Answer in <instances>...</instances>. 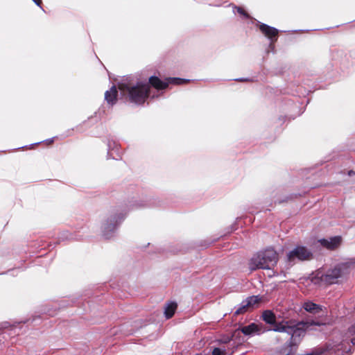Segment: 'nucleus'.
I'll use <instances>...</instances> for the list:
<instances>
[{"instance_id": "9d476101", "label": "nucleus", "mask_w": 355, "mask_h": 355, "mask_svg": "<svg viewBox=\"0 0 355 355\" xmlns=\"http://www.w3.org/2000/svg\"><path fill=\"white\" fill-rule=\"evenodd\" d=\"M292 324V321H286L282 320L279 322H275L273 324V328L272 329L274 331L277 332H285L288 334L289 331H291V326Z\"/></svg>"}, {"instance_id": "ddd939ff", "label": "nucleus", "mask_w": 355, "mask_h": 355, "mask_svg": "<svg viewBox=\"0 0 355 355\" xmlns=\"http://www.w3.org/2000/svg\"><path fill=\"white\" fill-rule=\"evenodd\" d=\"M303 308L311 313H317L322 311V306L312 302L308 301L304 303Z\"/></svg>"}, {"instance_id": "7ed1b4c3", "label": "nucleus", "mask_w": 355, "mask_h": 355, "mask_svg": "<svg viewBox=\"0 0 355 355\" xmlns=\"http://www.w3.org/2000/svg\"><path fill=\"white\" fill-rule=\"evenodd\" d=\"M278 261V254L273 248H268L254 254L250 259L249 266L251 270L258 268L270 270Z\"/></svg>"}, {"instance_id": "6e6552de", "label": "nucleus", "mask_w": 355, "mask_h": 355, "mask_svg": "<svg viewBox=\"0 0 355 355\" xmlns=\"http://www.w3.org/2000/svg\"><path fill=\"white\" fill-rule=\"evenodd\" d=\"M318 243L324 248L329 250H334L339 248L342 243V237L336 236L328 239H322L318 240Z\"/></svg>"}, {"instance_id": "f257e3e1", "label": "nucleus", "mask_w": 355, "mask_h": 355, "mask_svg": "<svg viewBox=\"0 0 355 355\" xmlns=\"http://www.w3.org/2000/svg\"><path fill=\"white\" fill-rule=\"evenodd\" d=\"M189 80L178 78H170L166 81H162L156 76H151L149 78V83H137L136 85H132L123 80L119 85V88L123 94H128L130 101L134 103L143 104L148 95L150 85L157 89L166 88L168 84L181 85L189 82Z\"/></svg>"}, {"instance_id": "1a4fd4ad", "label": "nucleus", "mask_w": 355, "mask_h": 355, "mask_svg": "<svg viewBox=\"0 0 355 355\" xmlns=\"http://www.w3.org/2000/svg\"><path fill=\"white\" fill-rule=\"evenodd\" d=\"M259 29L263 34H264L267 37H268L270 40H272L273 38L276 40V37L278 33V30L274 27L268 26L265 24H261L259 25Z\"/></svg>"}, {"instance_id": "0eeeda50", "label": "nucleus", "mask_w": 355, "mask_h": 355, "mask_svg": "<svg viewBox=\"0 0 355 355\" xmlns=\"http://www.w3.org/2000/svg\"><path fill=\"white\" fill-rule=\"evenodd\" d=\"M304 324L302 323L295 324L292 322L291 326V331L288 332V335L291 336V340L292 343H295L300 340V338L305 334Z\"/></svg>"}, {"instance_id": "412c9836", "label": "nucleus", "mask_w": 355, "mask_h": 355, "mask_svg": "<svg viewBox=\"0 0 355 355\" xmlns=\"http://www.w3.org/2000/svg\"><path fill=\"white\" fill-rule=\"evenodd\" d=\"M236 80L243 82V81H248L249 79H248V78H239V79H236Z\"/></svg>"}, {"instance_id": "2eb2a0df", "label": "nucleus", "mask_w": 355, "mask_h": 355, "mask_svg": "<svg viewBox=\"0 0 355 355\" xmlns=\"http://www.w3.org/2000/svg\"><path fill=\"white\" fill-rule=\"evenodd\" d=\"M262 319L267 323L270 324H275L276 321V317L274 313L272 311L266 310L264 311L262 313Z\"/></svg>"}, {"instance_id": "423d86ee", "label": "nucleus", "mask_w": 355, "mask_h": 355, "mask_svg": "<svg viewBox=\"0 0 355 355\" xmlns=\"http://www.w3.org/2000/svg\"><path fill=\"white\" fill-rule=\"evenodd\" d=\"M123 218V216H111L107 221L104 224L103 235L106 239H110L112 234L114 232L118 224Z\"/></svg>"}, {"instance_id": "39448f33", "label": "nucleus", "mask_w": 355, "mask_h": 355, "mask_svg": "<svg viewBox=\"0 0 355 355\" xmlns=\"http://www.w3.org/2000/svg\"><path fill=\"white\" fill-rule=\"evenodd\" d=\"M259 301L260 298L259 296L252 295L247 297L239 304L238 309L234 312V315H238L245 313L249 309L253 308Z\"/></svg>"}, {"instance_id": "20e7f679", "label": "nucleus", "mask_w": 355, "mask_h": 355, "mask_svg": "<svg viewBox=\"0 0 355 355\" xmlns=\"http://www.w3.org/2000/svg\"><path fill=\"white\" fill-rule=\"evenodd\" d=\"M312 257L311 252L304 246L297 245L291 250L286 256L287 262L290 266L297 261H305Z\"/></svg>"}, {"instance_id": "f3484780", "label": "nucleus", "mask_w": 355, "mask_h": 355, "mask_svg": "<svg viewBox=\"0 0 355 355\" xmlns=\"http://www.w3.org/2000/svg\"><path fill=\"white\" fill-rule=\"evenodd\" d=\"M225 349H222L219 347H216L212 351V355H225Z\"/></svg>"}, {"instance_id": "6ab92c4d", "label": "nucleus", "mask_w": 355, "mask_h": 355, "mask_svg": "<svg viewBox=\"0 0 355 355\" xmlns=\"http://www.w3.org/2000/svg\"><path fill=\"white\" fill-rule=\"evenodd\" d=\"M278 275H279V273L277 272H275V271L272 270L271 273L268 274V276L269 277H275V276Z\"/></svg>"}, {"instance_id": "5701e85b", "label": "nucleus", "mask_w": 355, "mask_h": 355, "mask_svg": "<svg viewBox=\"0 0 355 355\" xmlns=\"http://www.w3.org/2000/svg\"><path fill=\"white\" fill-rule=\"evenodd\" d=\"M51 142H53V139L49 140V143H51Z\"/></svg>"}, {"instance_id": "4be33fe9", "label": "nucleus", "mask_w": 355, "mask_h": 355, "mask_svg": "<svg viewBox=\"0 0 355 355\" xmlns=\"http://www.w3.org/2000/svg\"><path fill=\"white\" fill-rule=\"evenodd\" d=\"M281 274H282L284 277H286V274L284 272H282Z\"/></svg>"}, {"instance_id": "4468645a", "label": "nucleus", "mask_w": 355, "mask_h": 355, "mask_svg": "<svg viewBox=\"0 0 355 355\" xmlns=\"http://www.w3.org/2000/svg\"><path fill=\"white\" fill-rule=\"evenodd\" d=\"M177 304L174 302H168L164 308V315L166 318H171L177 309Z\"/></svg>"}, {"instance_id": "a211bd4d", "label": "nucleus", "mask_w": 355, "mask_h": 355, "mask_svg": "<svg viewBox=\"0 0 355 355\" xmlns=\"http://www.w3.org/2000/svg\"><path fill=\"white\" fill-rule=\"evenodd\" d=\"M236 11L241 15L244 16L246 18L249 17V15L240 7H235Z\"/></svg>"}, {"instance_id": "9b49d317", "label": "nucleus", "mask_w": 355, "mask_h": 355, "mask_svg": "<svg viewBox=\"0 0 355 355\" xmlns=\"http://www.w3.org/2000/svg\"><path fill=\"white\" fill-rule=\"evenodd\" d=\"M238 330H240L245 336H252L255 334H259L260 327L255 323H251L248 326L239 328Z\"/></svg>"}, {"instance_id": "aec40b11", "label": "nucleus", "mask_w": 355, "mask_h": 355, "mask_svg": "<svg viewBox=\"0 0 355 355\" xmlns=\"http://www.w3.org/2000/svg\"><path fill=\"white\" fill-rule=\"evenodd\" d=\"M33 1L35 3L36 5H37L38 6H40L41 3H42L41 0H33Z\"/></svg>"}, {"instance_id": "f03ea898", "label": "nucleus", "mask_w": 355, "mask_h": 355, "mask_svg": "<svg viewBox=\"0 0 355 355\" xmlns=\"http://www.w3.org/2000/svg\"><path fill=\"white\" fill-rule=\"evenodd\" d=\"M355 266V259L340 262L327 270H318L315 277L326 284H334L340 282Z\"/></svg>"}, {"instance_id": "dca6fc26", "label": "nucleus", "mask_w": 355, "mask_h": 355, "mask_svg": "<svg viewBox=\"0 0 355 355\" xmlns=\"http://www.w3.org/2000/svg\"><path fill=\"white\" fill-rule=\"evenodd\" d=\"M345 336L347 338H351L352 344L355 345V322L348 328Z\"/></svg>"}, {"instance_id": "f8f14e48", "label": "nucleus", "mask_w": 355, "mask_h": 355, "mask_svg": "<svg viewBox=\"0 0 355 355\" xmlns=\"http://www.w3.org/2000/svg\"><path fill=\"white\" fill-rule=\"evenodd\" d=\"M117 90L115 86H112L110 90L105 93V99L108 104L113 105L117 100Z\"/></svg>"}]
</instances>
